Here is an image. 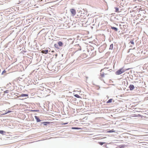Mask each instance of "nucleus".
<instances>
[{"mask_svg":"<svg viewBox=\"0 0 148 148\" xmlns=\"http://www.w3.org/2000/svg\"><path fill=\"white\" fill-rule=\"evenodd\" d=\"M129 69H124L123 68H121L116 71V74L118 75H120L125 72L126 70H128Z\"/></svg>","mask_w":148,"mask_h":148,"instance_id":"nucleus-1","label":"nucleus"},{"mask_svg":"<svg viewBox=\"0 0 148 148\" xmlns=\"http://www.w3.org/2000/svg\"><path fill=\"white\" fill-rule=\"evenodd\" d=\"M107 45L106 44H104L101 45L99 48V51L100 52L103 51L106 49Z\"/></svg>","mask_w":148,"mask_h":148,"instance_id":"nucleus-2","label":"nucleus"},{"mask_svg":"<svg viewBox=\"0 0 148 148\" xmlns=\"http://www.w3.org/2000/svg\"><path fill=\"white\" fill-rule=\"evenodd\" d=\"M107 69H106V68H104L103 69H102L100 71V76L102 77H104V75H106V73H105L103 72H102L103 71L104 72H105L106 71V70Z\"/></svg>","mask_w":148,"mask_h":148,"instance_id":"nucleus-3","label":"nucleus"},{"mask_svg":"<svg viewBox=\"0 0 148 148\" xmlns=\"http://www.w3.org/2000/svg\"><path fill=\"white\" fill-rule=\"evenodd\" d=\"M130 44L132 45H130V47L131 48H132L133 49H134L135 48V47L134 45V42L133 40L132 39L131 40L130 42L129 43V44L130 45Z\"/></svg>","mask_w":148,"mask_h":148,"instance_id":"nucleus-4","label":"nucleus"},{"mask_svg":"<svg viewBox=\"0 0 148 148\" xmlns=\"http://www.w3.org/2000/svg\"><path fill=\"white\" fill-rule=\"evenodd\" d=\"M49 123H50L49 122H41L40 123V125H48Z\"/></svg>","mask_w":148,"mask_h":148,"instance_id":"nucleus-5","label":"nucleus"},{"mask_svg":"<svg viewBox=\"0 0 148 148\" xmlns=\"http://www.w3.org/2000/svg\"><path fill=\"white\" fill-rule=\"evenodd\" d=\"M70 11L73 16H74L76 13V11L74 9H71L70 10Z\"/></svg>","mask_w":148,"mask_h":148,"instance_id":"nucleus-6","label":"nucleus"},{"mask_svg":"<svg viewBox=\"0 0 148 148\" xmlns=\"http://www.w3.org/2000/svg\"><path fill=\"white\" fill-rule=\"evenodd\" d=\"M34 117L36 119V121L37 122H40L41 121L40 119L39 118V117L37 116H35Z\"/></svg>","mask_w":148,"mask_h":148,"instance_id":"nucleus-7","label":"nucleus"},{"mask_svg":"<svg viewBox=\"0 0 148 148\" xmlns=\"http://www.w3.org/2000/svg\"><path fill=\"white\" fill-rule=\"evenodd\" d=\"M129 88L130 90H132L134 88V86L133 85H130L129 87Z\"/></svg>","mask_w":148,"mask_h":148,"instance_id":"nucleus-8","label":"nucleus"},{"mask_svg":"<svg viewBox=\"0 0 148 148\" xmlns=\"http://www.w3.org/2000/svg\"><path fill=\"white\" fill-rule=\"evenodd\" d=\"M28 95L26 94H23L20 95L18 97H28Z\"/></svg>","mask_w":148,"mask_h":148,"instance_id":"nucleus-9","label":"nucleus"},{"mask_svg":"<svg viewBox=\"0 0 148 148\" xmlns=\"http://www.w3.org/2000/svg\"><path fill=\"white\" fill-rule=\"evenodd\" d=\"M111 28L113 30H114L115 31H117L118 30V29L117 28L115 27H114L111 26Z\"/></svg>","mask_w":148,"mask_h":148,"instance_id":"nucleus-10","label":"nucleus"},{"mask_svg":"<svg viewBox=\"0 0 148 148\" xmlns=\"http://www.w3.org/2000/svg\"><path fill=\"white\" fill-rule=\"evenodd\" d=\"M58 45L60 47H61L63 45V43L61 41H59L58 42Z\"/></svg>","mask_w":148,"mask_h":148,"instance_id":"nucleus-11","label":"nucleus"},{"mask_svg":"<svg viewBox=\"0 0 148 148\" xmlns=\"http://www.w3.org/2000/svg\"><path fill=\"white\" fill-rule=\"evenodd\" d=\"M6 132L3 130H0V134H2L3 135H4L5 134Z\"/></svg>","mask_w":148,"mask_h":148,"instance_id":"nucleus-12","label":"nucleus"},{"mask_svg":"<svg viewBox=\"0 0 148 148\" xmlns=\"http://www.w3.org/2000/svg\"><path fill=\"white\" fill-rule=\"evenodd\" d=\"M48 51V50H45L42 51L41 52L42 53L46 54L47 53Z\"/></svg>","mask_w":148,"mask_h":148,"instance_id":"nucleus-13","label":"nucleus"},{"mask_svg":"<svg viewBox=\"0 0 148 148\" xmlns=\"http://www.w3.org/2000/svg\"><path fill=\"white\" fill-rule=\"evenodd\" d=\"M113 44H112L110 45V47L109 48L110 50H112L113 49Z\"/></svg>","mask_w":148,"mask_h":148,"instance_id":"nucleus-14","label":"nucleus"},{"mask_svg":"<svg viewBox=\"0 0 148 148\" xmlns=\"http://www.w3.org/2000/svg\"><path fill=\"white\" fill-rule=\"evenodd\" d=\"M54 47H56V48H57V49L60 48V47H59V46H58V44H54Z\"/></svg>","mask_w":148,"mask_h":148,"instance_id":"nucleus-15","label":"nucleus"},{"mask_svg":"<svg viewBox=\"0 0 148 148\" xmlns=\"http://www.w3.org/2000/svg\"><path fill=\"white\" fill-rule=\"evenodd\" d=\"M115 130H110L108 131L107 132L108 133H112V132H115Z\"/></svg>","mask_w":148,"mask_h":148,"instance_id":"nucleus-16","label":"nucleus"},{"mask_svg":"<svg viewBox=\"0 0 148 148\" xmlns=\"http://www.w3.org/2000/svg\"><path fill=\"white\" fill-rule=\"evenodd\" d=\"M112 99H110L108 100L107 102V103H110L112 102Z\"/></svg>","mask_w":148,"mask_h":148,"instance_id":"nucleus-17","label":"nucleus"},{"mask_svg":"<svg viewBox=\"0 0 148 148\" xmlns=\"http://www.w3.org/2000/svg\"><path fill=\"white\" fill-rule=\"evenodd\" d=\"M75 97L77 98H80V97L78 94H75L74 95Z\"/></svg>","mask_w":148,"mask_h":148,"instance_id":"nucleus-18","label":"nucleus"},{"mask_svg":"<svg viewBox=\"0 0 148 148\" xmlns=\"http://www.w3.org/2000/svg\"><path fill=\"white\" fill-rule=\"evenodd\" d=\"M71 128H72V129H76V130H79V129H80V128L77 127H72Z\"/></svg>","mask_w":148,"mask_h":148,"instance_id":"nucleus-19","label":"nucleus"},{"mask_svg":"<svg viewBox=\"0 0 148 148\" xmlns=\"http://www.w3.org/2000/svg\"><path fill=\"white\" fill-rule=\"evenodd\" d=\"M6 71L5 70H4L3 72H2L1 74L2 75H4L5 73H6Z\"/></svg>","mask_w":148,"mask_h":148,"instance_id":"nucleus-20","label":"nucleus"},{"mask_svg":"<svg viewBox=\"0 0 148 148\" xmlns=\"http://www.w3.org/2000/svg\"><path fill=\"white\" fill-rule=\"evenodd\" d=\"M115 12H117L119 10V8H118L115 7Z\"/></svg>","mask_w":148,"mask_h":148,"instance_id":"nucleus-21","label":"nucleus"},{"mask_svg":"<svg viewBox=\"0 0 148 148\" xmlns=\"http://www.w3.org/2000/svg\"><path fill=\"white\" fill-rule=\"evenodd\" d=\"M105 143L104 142H99V144L101 145H103L104 143Z\"/></svg>","mask_w":148,"mask_h":148,"instance_id":"nucleus-22","label":"nucleus"},{"mask_svg":"<svg viewBox=\"0 0 148 148\" xmlns=\"http://www.w3.org/2000/svg\"><path fill=\"white\" fill-rule=\"evenodd\" d=\"M12 112V111L8 110L7 112H5V114H7L8 113H9L10 112Z\"/></svg>","mask_w":148,"mask_h":148,"instance_id":"nucleus-23","label":"nucleus"},{"mask_svg":"<svg viewBox=\"0 0 148 148\" xmlns=\"http://www.w3.org/2000/svg\"><path fill=\"white\" fill-rule=\"evenodd\" d=\"M9 92V90H7L5 91L4 92L5 93H8Z\"/></svg>","mask_w":148,"mask_h":148,"instance_id":"nucleus-24","label":"nucleus"},{"mask_svg":"<svg viewBox=\"0 0 148 148\" xmlns=\"http://www.w3.org/2000/svg\"><path fill=\"white\" fill-rule=\"evenodd\" d=\"M125 147V145H121V146L119 148H124V147Z\"/></svg>","mask_w":148,"mask_h":148,"instance_id":"nucleus-25","label":"nucleus"},{"mask_svg":"<svg viewBox=\"0 0 148 148\" xmlns=\"http://www.w3.org/2000/svg\"><path fill=\"white\" fill-rule=\"evenodd\" d=\"M138 82H137V81H134V82H133V83H138Z\"/></svg>","mask_w":148,"mask_h":148,"instance_id":"nucleus-26","label":"nucleus"},{"mask_svg":"<svg viewBox=\"0 0 148 148\" xmlns=\"http://www.w3.org/2000/svg\"><path fill=\"white\" fill-rule=\"evenodd\" d=\"M34 111V112H37V111H39V110H33Z\"/></svg>","mask_w":148,"mask_h":148,"instance_id":"nucleus-27","label":"nucleus"},{"mask_svg":"<svg viewBox=\"0 0 148 148\" xmlns=\"http://www.w3.org/2000/svg\"><path fill=\"white\" fill-rule=\"evenodd\" d=\"M83 55L85 56L84 57H86V55L85 54H84Z\"/></svg>","mask_w":148,"mask_h":148,"instance_id":"nucleus-28","label":"nucleus"},{"mask_svg":"<svg viewBox=\"0 0 148 148\" xmlns=\"http://www.w3.org/2000/svg\"><path fill=\"white\" fill-rule=\"evenodd\" d=\"M66 124V123H64V124L65 125V124Z\"/></svg>","mask_w":148,"mask_h":148,"instance_id":"nucleus-29","label":"nucleus"},{"mask_svg":"<svg viewBox=\"0 0 148 148\" xmlns=\"http://www.w3.org/2000/svg\"><path fill=\"white\" fill-rule=\"evenodd\" d=\"M126 27V26L125 25V26H124V27Z\"/></svg>","mask_w":148,"mask_h":148,"instance_id":"nucleus-30","label":"nucleus"},{"mask_svg":"<svg viewBox=\"0 0 148 148\" xmlns=\"http://www.w3.org/2000/svg\"><path fill=\"white\" fill-rule=\"evenodd\" d=\"M106 147L107 148H108V147Z\"/></svg>","mask_w":148,"mask_h":148,"instance_id":"nucleus-31","label":"nucleus"},{"mask_svg":"<svg viewBox=\"0 0 148 148\" xmlns=\"http://www.w3.org/2000/svg\"><path fill=\"white\" fill-rule=\"evenodd\" d=\"M98 87H99V88H100V87L98 86Z\"/></svg>","mask_w":148,"mask_h":148,"instance_id":"nucleus-32","label":"nucleus"},{"mask_svg":"<svg viewBox=\"0 0 148 148\" xmlns=\"http://www.w3.org/2000/svg\"><path fill=\"white\" fill-rule=\"evenodd\" d=\"M16 94H18V93H16Z\"/></svg>","mask_w":148,"mask_h":148,"instance_id":"nucleus-33","label":"nucleus"}]
</instances>
